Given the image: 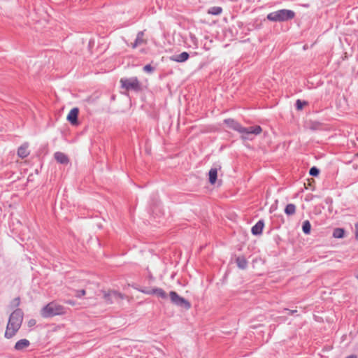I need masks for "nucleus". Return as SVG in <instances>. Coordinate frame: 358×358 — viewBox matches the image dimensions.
<instances>
[{"label":"nucleus","instance_id":"obj_1","mask_svg":"<svg viewBox=\"0 0 358 358\" xmlns=\"http://www.w3.org/2000/svg\"><path fill=\"white\" fill-rule=\"evenodd\" d=\"M23 317V311L19 308L15 310L10 314L5 332L6 338H10L16 334L21 327Z\"/></svg>","mask_w":358,"mask_h":358},{"label":"nucleus","instance_id":"obj_2","mask_svg":"<svg viewBox=\"0 0 358 358\" xmlns=\"http://www.w3.org/2000/svg\"><path fill=\"white\" fill-rule=\"evenodd\" d=\"M40 313L43 317H51L65 314L66 309L64 306L57 303L51 302L45 306L41 310Z\"/></svg>","mask_w":358,"mask_h":358},{"label":"nucleus","instance_id":"obj_3","mask_svg":"<svg viewBox=\"0 0 358 358\" xmlns=\"http://www.w3.org/2000/svg\"><path fill=\"white\" fill-rule=\"evenodd\" d=\"M295 17L294 11L287 9H281L267 15V19L271 22H284L293 19Z\"/></svg>","mask_w":358,"mask_h":358},{"label":"nucleus","instance_id":"obj_4","mask_svg":"<svg viewBox=\"0 0 358 358\" xmlns=\"http://www.w3.org/2000/svg\"><path fill=\"white\" fill-rule=\"evenodd\" d=\"M235 127L237 131L242 134V138L245 139H249L250 134L258 135L262 131L260 126H252L247 128L241 125H235Z\"/></svg>","mask_w":358,"mask_h":358},{"label":"nucleus","instance_id":"obj_5","mask_svg":"<svg viewBox=\"0 0 358 358\" xmlns=\"http://www.w3.org/2000/svg\"><path fill=\"white\" fill-rule=\"evenodd\" d=\"M171 301L180 307L184 308L185 309H189L191 308L190 303L185 299L179 296L176 292L171 291L169 293Z\"/></svg>","mask_w":358,"mask_h":358},{"label":"nucleus","instance_id":"obj_6","mask_svg":"<svg viewBox=\"0 0 358 358\" xmlns=\"http://www.w3.org/2000/svg\"><path fill=\"white\" fill-rule=\"evenodd\" d=\"M120 83L122 87L127 90H138L140 89V84L136 78H131L128 79H121Z\"/></svg>","mask_w":358,"mask_h":358},{"label":"nucleus","instance_id":"obj_7","mask_svg":"<svg viewBox=\"0 0 358 358\" xmlns=\"http://www.w3.org/2000/svg\"><path fill=\"white\" fill-rule=\"evenodd\" d=\"M104 298L107 302L113 303L122 299L123 296L116 291L110 290L104 294Z\"/></svg>","mask_w":358,"mask_h":358},{"label":"nucleus","instance_id":"obj_8","mask_svg":"<svg viewBox=\"0 0 358 358\" xmlns=\"http://www.w3.org/2000/svg\"><path fill=\"white\" fill-rule=\"evenodd\" d=\"M141 292L147 294H155L157 297L165 299L167 294L165 291L161 288H152L150 289H141Z\"/></svg>","mask_w":358,"mask_h":358},{"label":"nucleus","instance_id":"obj_9","mask_svg":"<svg viewBox=\"0 0 358 358\" xmlns=\"http://www.w3.org/2000/svg\"><path fill=\"white\" fill-rule=\"evenodd\" d=\"M79 113V110L77 108H74L70 110L67 115V120L71 122L72 125H77L78 122V115Z\"/></svg>","mask_w":358,"mask_h":358},{"label":"nucleus","instance_id":"obj_10","mask_svg":"<svg viewBox=\"0 0 358 358\" xmlns=\"http://www.w3.org/2000/svg\"><path fill=\"white\" fill-rule=\"evenodd\" d=\"M30 345V342L26 338L19 340L15 345V349L18 351L23 350Z\"/></svg>","mask_w":358,"mask_h":358},{"label":"nucleus","instance_id":"obj_11","mask_svg":"<svg viewBox=\"0 0 358 358\" xmlns=\"http://www.w3.org/2000/svg\"><path fill=\"white\" fill-rule=\"evenodd\" d=\"M221 169L220 166L214 167L210 169L209 171L208 176H209V182L211 185H214L216 182L217 178V172L218 170Z\"/></svg>","mask_w":358,"mask_h":358},{"label":"nucleus","instance_id":"obj_12","mask_svg":"<svg viewBox=\"0 0 358 358\" xmlns=\"http://www.w3.org/2000/svg\"><path fill=\"white\" fill-rule=\"evenodd\" d=\"M29 145L27 143L22 145L17 150V155L21 158H24L29 155Z\"/></svg>","mask_w":358,"mask_h":358},{"label":"nucleus","instance_id":"obj_13","mask_svg":"<svg viewBox=\"0 0 358 358\" xmlns=\"http://www.w3.org/2000/svg\"><path fill=\"white\" fill-rule=\"evenodd\" d=\"M55 159L60 164H67L69 162L68 157L60 152H57L55 154Z\"/></svg>","mask_w":358,"mask_h":358},{"label":"nucleus","instance_id":"obj_14","mask_svg":"<svg viewBox=\"0 0 358 358\" xmlns=\"http://www.w3.org/2000/svg\"><path fill=\"white\" fill-rule=\"evenodd\" d=\"M189 58V54L186 52H183L178 55H174L171 57V59L177 62H183L187 60Z\"/></svg>","mask_w":358,"mask_h":358},{"label":"nucleus","instance_id":"obj_15","mask_svg":"<svg viewBox=\"0 0 358 358\" xmlns=\"http://www.w3.org/2000/svg\"><path fill=\"white\" fill-rule=\"evenodd\" d=\"M264 227V223L263 221L259 220L252 228V233L254 235H259L262 233L263 228Z\"/></svg>","mask_w":358,"mask_h":358},{"label":"nucleus","instance_id":"obj_16","mask_svg":"<svg viewBox=\"0 0 358 358\" xmlns=\"http://www.w3.org/2000/svg\"><path fill=\"white\" fill-rule=\"evenodd\" d=\"M145 40L144 38V34L143 33H139L137 36V38L136 39V41L134 42V43L132 44V48H135L136 47L140 45H142V44H144L145 43Z\"/></svg>","mask_w":358,"mask_h":358},{"label":"nucleus","instance_id":"obj_17","mask_svg":"<svg viewBox=\"0 0 358 358\" xmlns=\"http://www.w3.org/2000/svg\"><path fill=\"white\" fill-rule=\"evenodd\" d=\"M295 212H296L295 205H294L292 203H289V204L287 205V206L285 207V213L287 215H292L295 213Z\"/></svg>","mask_w":358,"mask_h":358},{"label":"nucleus","instance_id":"obj_18","mask_svg":"<svg viewBox=\"0 0 358 358\" xmlns=\"http://www.w3.org/2000/svg\"><path fill=\"white\" fill-rule=\"evenodd\" d=\"M344 229L341 228H336L334 230L333 236L336 238H341L344 236Z\"/></svg>","mask_w":358,"mask_h":358},{"label":"nucleus","instance_id":"obj_19","mask_svg":"<svg viewBox=\"0 0 358 358\" xmlns=\"http://www.w3.org/2000/svg\"><path fill=\"white\" fill-rule=\"evenodd\" d=\"M222 9L221 7L215 6V7L210 8L208 10V13L211 15H220L222 13Z\"/></svg>","mask_w":358,"mask_h":358},{"label":"nucleus","instance_id":"obj_20","mask_svg":"<svg viewBox=\"0 0 358 358\" xmlns=\"http://www.w3.org/2000/svg\"><path fill=\"white\" fill-rule=\"evenodd\" d=\"M303 231L306 234H309L311 229V225L309 221L306 220L303 222V226H302Z\"/></svg>","mask_w":358,"mask_h":358},{"label":"nucleus","instance_id":"obj_21","mask_svg":"<svg viewBox=\"0 0 358 358\" xmlns=\"http://www.w3.org/2000/svg\"><path fill=\"white\" fill-rule=\"evenodd\" d=\"M238 266L241 268H245L247 265V261L243 257H238L236 259Z\"/></svg>","mask_w":358,"mask_h":358},{"label":"nucleus","instance_id":"obj_22","mask_svg":"<svg viewBox=\"0 0 358 358\" xmlns=\"http://www.w3.org/2000/svg\"><path fill=\"white\" fill-rule=\"evenodd\" d=\"M225 123L227 124L229 128H231L234 130L237 131L235 125H239L237 122H234L233 120H225Z\"/></svg>","mask_w":358,"mask_h":358},{"label":"nucleus","instance_id":"obj_23","mask_svg":"<svg viewBox=\"0 0 358 358\" xmlns=\"http://www.w3.org/2000/svg\"><path fill=\"white\" fill-rule=\"evenodd\" d=\"M296 108L298 110H302L303 108V107L308 104V103L306 101H302L299 99L296 101Z\"/></svg>","mask_w":358,"mask_h":358},{"label":"nucleus","instance_id":"obj_24","mask_svg":"<svg viewBox=\"0 0 358 358\" xmlns=\"http://www.w3.org/2000/svg\"><path fill=\"white\" fill-rule=\"evenodd\" d=\"M20 299L19 297H17L15 299H14L12 301H11V306L13 308H15V307H17L20 306Z\"/></svg>","mask_w":358,"mask_h":358},{"label":"nucleus","instance_id":"obj_25","mask_svg":"<svg viewBox=\"0 0 358 358\" xmlns=\"http://www.w3.org/2000/svg\"><path fill=\"white\" fill-rule=\"evenodd\" d=\"M319 173V169H317L316 167H312L310 170V174L313 176H318Z\"/></svg>","mask_w":358,"mask_h":358},{"label":"nucleus","instance_id":"obj_26","mask_svg":"<svg viewBox=\"0 0 358 358\" xmlns=\"http://www.w3.org/2000/svg\"><path fill=\"white\" fill-rule=\"evenodd\" d=\"M143 70L145 71V72H148V73H151L153 71L154 69L153 67L151 66V65L150 64H148V65H145L143 68Z\"/></svg>","mask_w":358,"mask_h":358},{"label":"nucleus","instance_id":"obj_27","mask_svg":"<svg viewBox=\"0 0 358 358\" xmlns=\"http://www.w3.org/2000/svg\"><path fill=\"white\" fill-rule=\"evenodd\" d=\"M36 324V321L34 319H30L29 320L27 321V325L29 327H32L35 326Z\"/></svg>","mask_w":358,"mask_h":358},{"label":"nucleus","instance_id":"obj_28","mask_svg":"<svg viewBox=\"0 0 358 358\" xmlns=\"http://www.w3.org/2000/svg\"><path fill=\"white\" fill-rule=\"evenodd\" d=\"M84 295H85V290H84V289L78 290L76 293V296H78V297H81Z\"/></svg>","mask_w":358,"mask_h":358},{"label":"nucleus","instance_id":"obj_29","mask_svg":"<svg viewBox=\"0 0 358 358\" xmlns=\"http://www.w3.org/2000/svg\"><path fill=\"white\" fill-rule=\"evenodd\" d=\"M346 358H357V356H356L355 355H352L347 357Z\"/></svg>","mask_w":358,"mask_h":358},{"label":"nucleus","instance_id":"obj_30","mask_svg":"<svg viewBox=\"0 0 358 358\" xmlns=\"http://www.w3.org/2000/svg\"><path fill=\"white\" fill-rule=\"evenodd\" d=\"M356 278H357L358 280V271H357V275H356Z\"/></svg>","mask_w":358,"mask_h":358},{"label":"nucleus","instance_id":"obj_31","mask_svg":"<svg viewBox=\"0 0 358 358\" xmlns=\"http://www.w3.org/2000/svg\"><path fill=\"white\" fill-rule=\"evenodd\" d=\"M357 155H358V153H357Z\"/></svg>","mask_w":358,"mask_h":358}]
</instances>
